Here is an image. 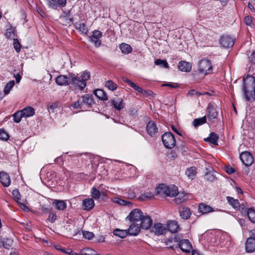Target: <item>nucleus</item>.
<instances>
[{
  "label": "nucleus",
  "instance_id": "51",
  "mask_svg": "<svg viewBox=\"0 0 255 255\" xmlns=\"http://www.w3.org/2000/svg\"><path fill=\"white\" fill-rule=\"evenodd\" d=\"M83 237L88 240H91L93 238L94 235L92 232L88 231H82Z\"/></svg>",
  "mask_w": 255,
  "mask_h": 255
},
{
  "label": "nucleus",
  "instance_id": "2",
  "mask_svg": "<svg viewBox=\"0 0 255 255\" xmlns=\"http://www.w3.org/2000/svg\"><path fill=\"white\" fill-rule=\"evenodd\" d=\"M243 92L245 98L249 102H252L255 99V78L248 75L243 80Z\"/></svg>",
  "mask_w": 255,
  "mask_h": 255
},
{
  "label": "nucleus",
  "instance_id": "23",
  "mask_svg": "<svg viewBox=\"0 0 255 255\" xmlns=\"http://www.w3.org/2000/svg\"><path fill=\"white\" fill-rule=\"evenodd\" d=\"M23 117H29L34 115L35 110L31 107H27L20 111Z\"/></svg>",
  "mask_w": 255,
  "mask_h": 255
},
{
  "label": "nucleus",
  "instance_id": "14",
  "mask_svg": "<svg viewBox=\"0 0 255 255\" xmlns=\"http://www.w3.org/2000/svg\"><path fill=\"white\" fill-rule=\"evenodd\" d=\"M52 204L56 210L59 211H63L67 208V204L64 200L53 199Z\"/></svg>",
  "mask_w": 255,
  "mask_h": 255
},
{
  "label": "nucleus",
  "instance_id": "39",
  "mask_svg": "<svg viewBox=\"0 0 255 255\" xmlns=\"http://www.w3.org/2000/svg\"><path fill=\"white\" fill-rule=\"evenodd\" d=\"M247 213L249 219L252 223H255V210L252 208H249Z\"/></svg>",
  "mask_w": 255,
  "mask_h": 255
},
{
  "label": "nucleus",
  "instance_id": "56",
  "mask_svg": "<svg viewBox=\"0 0 255 255\" xmlns=\"http://www.w3.org/2000/svg\"><path fill=\"white\" fill-rule=\"evenodd\" d=\"M162 86H167L171 88H176L178 87V84L177 83H166L163 84L162 85Z\"/></svg>",
  "mask_w": 255,
  "mask_h": 255
},
{
  "label": "nucleus",
  "instance_id": "54",
  "mask_svg": "<svg viewBox=\"0 0 255 255\" xmlns=\"http://www.w3.org/2000/svg\"><path fill=\"white\" fill-rule=\"evenodd\" d=\"M47 2L49 7L53 9L57 8L58 4L56 0H47Z\"/></svg>",
  "mask_w": 255,
  "mask_h": 255
},
{
  "label": "nucleus",
  "instance_id": "25",
  "mask_svg": "<svg viewBox=\"0 0 255 255\" xmlns=\"http://www.w3.org/2000/svg\"><path fill=\"white\" fill-rule=\"evenodd\" d=\"M82 105L85 104L88 106H91L94 103L93 96L89 94H86L82 97Z\"/></svg>",
  "mask_w": 255,
  "mask_h": 255
},
{
  "label": "nucleus",
  "instance_id": "59",
  "mask_svg": "<svg viewBox=\"0 0 255 255\" xmlns=\"http://www.w3.org/2000/svg\"><path fill=\"white\" fill-rule=\"evenodd\" d=\"M62 252L66 253L69 255H74V252L70 248L63 249Z\"/></svg>",
  "mask_w": 255,
  "mask_h": 255
},
{
  "label": "nucleus",
  "instance_id": "63",
  "mask_svg": "<svg viewBox=\"0 0 255 255\" xmlns=\"http://www.w3.org/2000/svg\"><path fill=\"white\" fill-rule=\"evenodd\" d=\"M14 77L15 78V80H16V82L17 83H19L20 81V80L21 79V74L18 73H17L16 75H14Z\"/></svg>",
  "mask_w": 255,
  "mask_h": 255
},
{
  "label": "nucleus",
  "instance_id": "49",
  "mask_svg": "<svg viewBox=\"0 0 255 255\" xmlns=\"http://www.w3.org/2000/svg\"><path fill=\"white\" fill-rule=\"evenodd\" d=\"M12 194L15 201L18 203V201L20 200V194L17 189H14L12 191Z\"/></svg>",
  "mask_w": 255,
  "mask_h": 255
},
{
  "label": "nucleus",
  "instance_id": "62",
  "mask_svg": "<svg viewBox=\"0 0 255 255\" xmlns=\"http://www.w3.org/2000/svg\"><path fill=\"white\" fill-rule=\"evenodd\" d=\"M249 58L251 63H255V51L252 52Z\"/></svg>",
  "mask_w": 255,
  "mask_h": 255
},
{
  "label": "nucleus",
  "instance_id": "9",
  "mask_svg": "<svg viewBox=\"0 0 255 255\" xmlns=\"http://www.w3.org/2000/svg\"><path fill=\"white\" fill-rule=\"evenodd\" d=\"M240 157L243 163L246 166L252 165L254 162L253 157L248 151L243 152L240 154Z\"/></svg>",
  "mask_w": 255,
  "mask_h": 255
},
{
  "label": "nucleus",
  "instance_id": "15",
  "mask_svg": "<svg viewBox=\"0 0 255 255\" xmlns=\"http://www.w3.org/2000/svg\"><path fill=\"white\" fill-rule=\"evenodd\" d=\"M141 226L138 224L132 223L128 230V235L131 236H137L140 232Z\"/></svg>",
  "mask_w": 255,
  "mask_h": 255
},
{
  "label": "nucleus",
  "instance_id": "13",
  "mask_svg": "<svg viewBox=\"0 0 255 255\" xmlns=\"http://www.w3.org/2000/svg\"><path fill=\"white\" fill-rule=\"evenodd\" d=\"M208 119L211 121L216 119L218 117V113L217 112L214 106L212 104H209L207 109Z\"/></svg>",
  "mask_w": 255,
  "mask_h": 255
},
{
  "label": "nucleus",
  "instance_id": "47",
  "mask_svg": "<svg viewBox=\"0 0 255 255\" xmlns=\"http://www.w3.org/2000/svg\"><path fill=\"white\" fill-rule=\"evenodd\" d=\"M13 117L14 121L16 123H18L20 122L21 118L23 117V116L20 111H19L14 114L13 115Z\"/></svg>",
  "mask_w": 255,
  "mask_h": 255
},
{
  "label": "nucleus",
  "instance_id": "50",
  "mask_svg": "<svg viewBox=\"0 0 255 255\" xmlns=\"http://www.w3.org/2000/svg\"><path fill=\"white\" fill-rule=\"evenodd\" d=\"M13 45L14 48L17 52H19L21 48V44L16 38L13 39Z\"/></svg>",
  "mask_w": 255,
  "mask_h": 255
},
{
  "label": "nucleus",
  "instance_id": "16",
  "mask_svg": "<svg viewBox=\"0 0 255 255\" xmlns=\"http://www.w3.org/2000/svg\"><path fill=\"white\" fill-rule=\"evenodd\" d=\"M0 182L3 186H9L10 184V179L9 175L5 172H0Z\"/></svg>",
  "mask_w": 255,
  "mask_h": 255
},
{
  "label": "nucleus",
  "instance_id": "57",
  "mask_svg": "<svg viewBox=\"0 0 255 255\" xmlns=\"http://www.w3.org/2000/svg\"><path fill=\"white\" fill-rule=\"evenodd\" d=\"M171 129L172 130L175 132V133H176L177 134H178L179 135L181 136H184V134H183L182 132L181 131H180L179 129H178V128H177L175 126H174V125H171Z\"/></svg>",
  "mask_w": 255,
  "mask_h": 255
},
{
  "label": "nucleus",
  "instance_id": "11",
  "mask_svg": "<svg viewBox=\"0 0 255 255\" xmlns=\"http://www.w3.org/2000/svg\"><path fill=\"white\" fill-rule=\"evenodd\" d=\"M139 221L140 224L139 225L141 229L145 230L148 229L152 224V220L148 215H143Z\"/></svg>",
  "mask_w": 255,
  "mask_h": 255
},
{
  "label": "nucleus",
  "instance_id": "5",
  "mask_svg": "<svg viewBox=\"0 0 255 255\" xmlns=\"http://www.w3.org/2000/svg\"><path fill=\"white\" fill-rule=\"evenodd\" d=\"M178 236H176L174 238L175 242H179V246L181 250L184 252L189 253L192 249V246L191 243L188 240H180V238L177 237Z\"/></svg>",
  "mask_w": 255,
  "mask_h": 255
},
{
  "label": "nucleus",
  "instance_id": "60",
  "mask_svg": "<svg viewBox=\"0 0 255 255\" xmlns=\"http://www.w3.org/2000/svg\"><path fill=\"white\" fill-rule=\"evenodd\" d=\"M73 105L75 108L77 109L82 108V107L83 106L82 103L81 102L80 100H78V101L75 102Z\"/></svg>",
  "mask_w": 255,
  "mask_h": 255
},
{
  "label": "nucleus",
  "instance_id": "31",
  "mask_svg": "<svg viewBox=\"0 0 255 255\" xmlns=\"http://www.w3.org/2000/svg\"><path fill=\"white\" fill-rule=\"evenodd\" d=\"M167 186L164 184L159 185L155 189L156 194L160 195H165L166 191L168 190Z\"/></svg>",
  "mask_w": 255,
  "mask_h": 255
},
{
  "label": "nucleus",
  "instance_id": "28",
  "mask_svg": "<svg viewBox=\"0 0 255 255\" xmlns=\"http://www.w3.org/2000/svg\"><path fill=\"white\" fill-rule=\"evenodd\" d=\"M199 210L202 214H207L214 211L213 209L211 206L204 203H201L199 205Z\"/></svg>",
  "mask_w": 255,
  "mask_h": 255
},
{
  "label": "nucleus",
  "instance_id": "8",
  "mask_svg": "<svg viewBox=\"0 0 255 255\" xmlns=\"http://www.w3.org/2000/svg\"><path fill=\"white\" fill-rule=\"evenodd\" d=\"M143 215V214L140 209H134L130 212L126 219L129 221H139Z\"/></svg>",
  "mask_w": 255,
  "mask_h": 255
},
{
  "label": "nucleus",
  "instance_id": "17",
  "mask_svg": "<svg viewBox=\"0 0 255 255\" xmlns=\"http://www.w3.org/2000/svg\"><path fill=\"white\" fill-rule=\"evenodd\" d=\"M166 227L168 230L171 233H175L178 232L179 229V226L176 221H168Z\"/></svg>",
  "mask_w": 255,
  "mask_h": 255
},
{
  "label": "nucleus",
  "instance_id": "7",
  "mask_svg": "<svg viewBox=\"0 0 255 255\" xmlns=\"http://www.w3.org/2000/svg\"><path fill=\"white\" fill-rule=\"evenodd\" d=\"M235 38L230 35H224L220 40V43L222 47L228 48L232 47L235 43Z\"/></svg>",
  "mask_w": 255,
  "mask_h": 255
},
{
  "label": "nucleus",
  "instance_id": "10",
  "mask_svg": "<svg viewBox=\"0 0 255 255\" xmlns=\"http://www.w3.org/2000/svg\"><path fill=\"white\" fill-rule=\"evenodd\" d=\"M102 36V32L98 30H95L93 31L92 35L89 37L90 40L93 42L96 47H98L101 45L100 38Z\"/></svg>",
  "mask_w": 255,
  "mask_h": 255
},
{
  "label": "nucleus",
  "instance_id": "1",
  "mask_svg": "<svg viewBox=\"0 0 255 255\" xmlns=\"http://www.w3.org/2000/svg\"><path fill=\"white\" fill-rule=\"evenodd\" d=\"M90 78L89 72L85 71L78 77L74 73H69L68 75H60L55 79L56 84L59 86L71 85L75 89L82 90L86 86V81Z\"/></svg>",
  "mask_w": 255,
  "mask_h": 255
},
{
  "label": "nucleus",
  "instance_id": "38",
  "mask_svg": "<svg viewBox=\"0 0 255 255\" xmlns=\"http://www.w3.org/2000/svg\"><path fill=\"white\" fill-rule=\"evenodd\" d=\"M196 169L194 167L188 168L185 172L186 175L189 177V178L191 179H194L196 176Z\"/></svg>",
  "mask_w": 255,
  "mask_h": 255
},
{
  "label": "nucleus",
  "instance_id": "61",
  "mask_svg": "<svg viewBox=\"0 0 255 255\" xmlns=\"http://www.w3.org/2000/svg\"><path fill=\"white\" fill-rule=\"evenodd\" d=\"M225 170H226V172L228 174H231L233 173L234 172H235V170H234V168L230 166H226L225 167Z\"/></svg>",
  "mask_w": 255,
  "mask_h": 255
},
{
  "label": "nucleus",
  "instance_id": "43",
  "mask_svg": "<svg viewBox=\"0 0 255 255\" xmlns=\"http://www.w3.org/2000/svg\"><path fill=\"white\" fill-rule=\"evenodd\" d=\"M101 192L96 187H93L91 190V196L95 199H98L101 196Z\"/></svg>",
  "mask_w": 255,
  "mask_h": 255
},
{
  "label": "nucleus",
  "instance_id": "3",
  "mask_svg": "<svg viewBox=\"0 0 255 255\" xmlns=\"http://www.w3.org/2000/svg\"><path fill=\"white\" fill-rule=\"evenodd\" d=\"M198 70L199 74L204 76L212 73L213 67L211 61L207 59H203L198 62Z\"/></svg>",
  "mask_w": 255,
  "mask_h": 255
},
{
  "label": "nucleus",
  "instance_id": "33",
  "mask_svg": "<svg viewBox=\"0 0 255 255\" xmlns=\"http://www.w3.org/2000/svg\"><path fill=\"white\" fill-rule=\"evenodd\" d=\"M120 49L122 52L125 54H128L131 52L132 48L129 44L123 43L120 45Z\"/></svg>",
  "mask_w": 255,
  "mask_h": 255
},
{
  "label": "nucleus",
  "instance_id": "20",
  "mask_svg": "<svg viewBox=\"0 0 255 255\" xmlns=\"http://www.w3.org/2000/svg\"><path fill=\"white\" fill-rule=\"evenodd\" d=\"M178 69L182 72H189L192 69V65L190 63L185 61H181L178 65Z\"/></svg>",
  "mask_w": 255,
  "mask_h": 255
},
{
  "label": "nucleus",
  "instance_id": "36",
  "mask_svg": "<svg viewBox=\"0 0 255 255\" xmlns=\"http://www.w3.org/2000/svg\"><path fill=\"white\" fill-rule=\"evenodd\" d=\"M227 199L230 205L235 209H238L240 208V203L238 200L235 199L231 197H227Z\"/></svg>",
  "mask_w": 255,
  "mask_h": 255
},
{
  "label": "nucleus",
  "instance_id": "19",
  "mask_svg": "<svg viewBox=\"0 0 255 255\" xmlns=\"http://www.w3.org/2000/svg\"><path fill=\"white\" fill-rule=\"evenodd\" d=\"M165 226L161 223H156L152 228V231L156 235L163 234L166 230Z\"/></svg>",
  "mask_w": 255,
  "mask_h": 255
},
{
  "label": "nucleus",
  "instance_id": "46",
  "mask_svg": "<svg viewBox=\"0 0 255 255\" xmlns=\"http://www.w3.org/2000/svg\"><path fill=\"white\" fill-rule=\"evenodd\" d=\"M5 36L6 38L10 39L14 36V29L12 27H10L6 30Z\"/></svg>",
  "mask_w": 255,
  "mask_h": 255
},
{
  "label": "nucleus",
  "instance_id": "27",
  "mask_svg": "<svg viewBox=\"0 0 255 255\" xmlns=\"http://www.w3.org/2000/svg\"><path fill=\"white\" fill-rule=\"evenodd\" d=\"M94 93L97 97L102 101H106L108 99L106 93L102 89H97L94 91Z\"/></svg>",
  "mask_w": 255,
  "mask_h": 255
},
{
  "label": "nucleus",
  "instance_id": "35",
  "mask_svg": "<svg viewBox=\"0 0 255 255\" xmlns=\"http://www.w3.org/2000/svg\"><path fill=\"white\" fill-rule=\"evenodd\" d=\"M207 121L206 116L194 120L192 124L195 127H197L206 123Z\"/></svg>",
  "mask_w": 255,
  "mask_h": 255
},
{
  "label": "nucleus",
  "instance_id": "41",
  "mask_svg": "<svg viewBox=\"0 0 255 255\" xmlns=\"http://www.w3.org/2000/svg\"><path fill=\"white\" fill-rule=\"evenodd\" d=\"M9 138L8 133L3 129H0V139L3 141H7Z\"/></svg>",
  "mask_w": 255,
  "mask_h": 255
},
{
  "label": "nucleus",
  "instance_id": "44",
  "mask_svg": "<svg viewBox=\"0 0 255 255\" xmlns=\"http://www.w3.org/2000/svg\"><path fill=\"white\" fill-rule=\"evenodd\" d=\"M13 241L11 239H4L2 241V245L5 249H8L12 245Z\"/></svg>",
  "mask_w": 255,
  "mask_h": 255
},
{
  "label": "nucleus",
  "instance_id": "30",
  "mask_svg": "<svg viewBox=\"0 0 255 255\" xmlns=\"http://www.w3.org/2000/svg\"><path fill=\"white\" fill-rule=\"evenodd\" d=\"M75 28L82 34L87 35L88 30L84 23H76Z\"/></svg>",
  "mask_w": 255,
  "mask_h": 255
},
{
  "label": "nucleus",
  "instance_id": "29",
  "mask_svg": "<svg viewBox=\"0 0 255 255\" xmlns=\"http://www.w3.org/2000/svg\"><path fill=\"white\" fill-rule=\"evenodd\" d=\"M113 201L114 203H117V204H118L120 205H122V206L130 207V206H131V205H132L131 202L127 201V200H124V199H121V198H118V197L114 198L113 199Z\"/></svg>",
  "mask_w": 255,
  "mask_h": 255
},
{
  "label": "nucleus",
  "instance_id": "40",
  "mask_svg": "<svg viewBox=\"0 0 255 255\" xmlns=\"http://www.w3.org/2000/svg\"><path fill=\"white\" fill-rule=\"evenodd\" d=\"M14 85V80H11L9 82H8L5 86H4V95H7L10 92V91L11 89L13 88V87Z\"/></svg>",
  "mask_w": 255,
  "mask_h": 255
},
{
  "label": "nucleus",
  "instance_id": "32",
  "mask_svg": "<svg viewBox=\"0 0 255 255\" xmlns=\"http://www.w3.org/2000/svg\"><path fill=\"white\" fill-rule=\"evenodd\" d=\"M176 198L174 200L177 204H181V203L185 201L186 199L185 194L184 193H179L177 192V194L175 195Z\"/></svg>",
  "mask_w": 255,
  "mask_h": 255
},
{
  "label": "nucleus",
  "instance_id": "4",
  "mask_svg": "<svg viewBox=\"0 0 255 255\" xmlns=\"http://www.w3.org/2000/svg\"><path fill=\"white\" fill-rule=\"evenodd\" d=\"M163 144L167 148L171 149L174 147L176 140L173 134L170 132H166L162 135Z\"/></svg>",
  "mask_w": 255,
  "mask_h": 255
},
{
  "label": "nucleus",
  "instance_id": "48",
  "mask_svg": "<svg viewBox=\"0 0 255 255\" xmlns=\"http://www.w3.org/2000/svg\"><path fill=\"white\" fill-rule=\"evenodd\" d=\"M200 95H201V93L197 91L195 89H191V90H189L188 91V93L187 94V96L190 97H193L195 96L196 97H199Z\"/></svg>",
  "mask_w": 255,
  "mask_h": 255
},
{
  "label": "nucleus",
  "instance_id": "53",
  "mask_svg": "<svg viewBox=\"0 0 255 255\" xmlns=\"http://www.w3.org/2000/svg\"><path fill=\"white\" fill-rule=\"evenodd\" d=\"M83 252L85 255H94L95 251L93 249L89 248H85L82 249Z\"/></svg>",
  "mask_w": 255,
  "mask_h": 255
},
{
  "label": "nucleus",
  "instance_id": "55",
  "mask_svg": "<svg viewBox=\"0 0 255 255\" xmlns=\"http://www.w3.org/2000/svg\"><path fill=\"white\" fill-rule=\"evenodd\" d=\"M57 219V215L55 213H50L48 216V220L51 223H54Z\"/></svg>",
  "mask_w": 255,
  "mask_h": 255
},
{
  "label": "nucleus",
  "instance_id": "12",
  "mask_svg": "<svg viewBox=\"0 0 255 255\" xmlns=\"http://www.w3.org/2000/svg\"><path fill=\"white\" fill-rule=\"evenodd\" d=\"M146 130L151 136H155L158 132L156 123L153 121H150L146 125Z\"/></svg>",
  "mask_w": 255,
  "mask_h": 255
},
{
  "label": "nucleus",
  "instance_id": "26",
  "mask_svg": "<svg viewBox=\"0 0 255 255\" xmlns=\"http://www.w3.org/2000/svg\"><path fill=\"white\" fill-rule=\"evenodd\" d=\"M218 135L214 132H211L209 134V136L205 138V141H209L214 145H218Z\"/></svg>",
  "mask_w": 255,
  "mask_h": 255
},
{
  "label": "nucleus",
  "instance_id": "42",
  "mask_svg": "<svg viewBox=\"0 0 255 255\" xmlns=\"http://www.w3.org/2000/svg\"><path fill=\"white\" fill-rule=\"evenodd\" d=\"M105 86L108 89L111 91H115L117 88V84L111 80L107 81Z\"/></svg>",
  "mask_w": 255,
  "mask_h": 255
},
{
  "label": "nucleus",
  "instance_id": "18",
  "mask_svg": "<svg viewBox=\"0 0 255 255\" xmlns=\"http://www.w3.org/2000/svg\"><path fill=\"white\" fill-rule=\"evenodd\" d=\"M95 206V202L92 198H86L83 200L82 207L86 211L92 210Z\"/></svg>",
  "mask_w": 255,
  "mask_h": 255
},
{
  "label": "nucleus",
  "instance_id": "64",
  "mask_svg": "<svg viewBox=\"0 0 255 255\" xmlns=\"http://www.w3.org/2000/svg\"><path fill=\"white\" fill-rule=\"evenodd\" d=\"M206 177L207 180L210 181H213L215 178V177L211 174H207Z\"/></svg>",
  "mask_w": 255,
  "mask_h": 255
},
{
  "label": "nucleus",
  "instance_id": "24",
  "mask_svg": "<svg viewBox=\"0 0 255 255\" xmlns=\"http://www.w3.org/2000/svg\"><path fill=\"white\" fill-rule=\"evenodd\" d=\"M168 190L166 191L165 196L169 197H174L177 194L178 192V188L174 185L167 186Z\"/></svg>",
  "mask_w": 255,
  "mask_h": 255
},
{
  "label": "nucleus",
  "instance_id": "22",
  "mask_svg": "<svg viewBox=\"0 0 255 255\" xmlns=\"http://www.w3.org/2000/svg\"><path fill=\"white\" fill-rule=\"evenodd\" d=\"M179 212L180 217L183 219H188L190 217L191 212L190 209L187 207H179Z\"/></svg>",
  "mask_w": 255,
  "mask_h": 255
},
{
  "label": "nucleus",
  "instance_id": "6",
  "mask_svg": "<svg viewBox=\"0 0 255 255\" xmlns=\"http://www.w3.org/2000/svg\"><path fill=\"white\" fill-rule=\"evenodd\" d=\"M245 249L247 252L251 253L255 251V234L250 233V237L246 242Z\"/></svg>",
  "mask_w": 255,
  "mask_h": 255
},
{
  "label": "nucleus",
  "instance_id": "45",
  "mask_svg": "<svg viewBox=\"0 0 255 255\" xmlns=\"http://www.w3.org/2000/svg\"><path fill=\"white\" fill-rule=\"evenodd\" d=\"M154 64L156 65H159L161 67H162L164 68H168V63L167 62V61L166 60H161L160 59H158L155 61Z\"/></svg>",
  "mask_w": 255,
  "mask_h": 255
},
{
  "label": "nucleus",
  "instance_id": "52",
  "mask_svg": "<svg viewBox=\"0 0 255 255\" xmlns=\"http://www.w3.org/2000/svg\"><path fill=\"white\" fill-rule=\"evenodd\" d=\"M153 197V194L150 192H145L142 194L140 197L142 200H146L151 199Z\"/></svg>",
  "mask_w": 255,
  "mask_h": 255
},
{
  "label": "nucleus",
  "instance_id": "58",
  "mask_svg": "<svg viewBox=\"0 0 255 255\" xmlns=\"http://www.w3.org/2000/svg\"><path fill=\"white\" fill-rule=\"evenodd\" d=\"M245 22L246 23V24L248 25H251L252 23V21H253V18L252 17L250 16H246L245 17Z\"/></svg>",
  "mask_w": 255,
  "mask_h": 255
},
{
  "label": "nucleus",
  "instance_id": "21",
  "mask_svg": "<svg viewBox=\"0 0 255 255\" xmlns=\"http://www.w3.org/2000/svg\"><path fill=\"white\" fill-rule=\"evenodd\" d=\"M112 105L118 111L123 109L125 107L122 99L118 97L115 98L112 100Z\"/></svg>",
  "mask_w": 255,
  "mask_h": 255
},
{
  "label": "nucleus",
  "instance_id": "37",
  "mask_svg": "<svg viewBox=\"0 0 255 255\" xmlns=\"http://www.w3.org/2000/svg\"><path fill=\"white\" fill-rule=\"evenodd\" d=\"M125 81L131 87L134 89L135 90L138 91L140 93H145V91L142 90L141 88L137 86L133 82L131 81L130 80L127 79L125 80Z\"/></svg>",
  "mask_w": 255,
  "mask_h": 255
},
{
  "label": "nucleus",
  "instance_id": "34",
  "mask_svg": "<svg viewBox=\"0 0 255 255\" xmlns=\"http://www.w3.org/2000/svg\"><path fill=\"white\" fill-rule=\"evenodd\" d=\"M113 233L115 236H118L121 238H125L128 234V231L127 230H120L119 229H115Z\"/></svg>",
  "mask_w": 255,
  "mask_h": 255
}]
</instances>
